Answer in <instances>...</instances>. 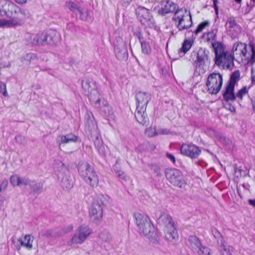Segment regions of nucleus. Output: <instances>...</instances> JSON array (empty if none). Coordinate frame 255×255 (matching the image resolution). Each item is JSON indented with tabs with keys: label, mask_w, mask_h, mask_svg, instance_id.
Returning <instances> with one entry per match:
<instances>
[{
	"label": "nucleus",
	"mask_w": 255,
	"mask_h": 255,
	"mask_svg": "<svg viewBox=\"0 0 255 255\" xmlns=\"http://www.w3.org/2000/svg\"><path fill=\"white\" fill-rule=\"evenodd\" d=\"M85 124L86 128L91 133V137L94 142L95 147L99 153L102 156H105L106 151L103 142L101 140L98 126L93 114L90 112H87L85 116Z\"/></svg>",
	"instance_id": "f257e3e1"
},
{
	"label": "nucleus",
	"mask_w": 255,
	"mask_h": 255,
	"mask_svg": "<svg viewBox=\"0 0 255 255\" xmlns=\"http://www.w3.org/2000/svg\"><path fill=\"white\" fill-rule=\"evenodd\" d=\"M59 37L56 30L49 29L37 34H30L27 39L32 45L45 46L56 45L59 41Z\"/></svg>",
	"instance_id": "f03ea898"
},
{
	"label": "nucleus",
	"mask_w": 255,
	"mask_h": 255,
	"mask_svg": "<svg viewBox=\"0 0 255 255\" xmlns=\"http://www.w3.org/2000/svg\"><path fill=\"white\" fill-rule=\"evenodd\" d=\"M135 97L137 103L135 118L139 124L147 126L148 124V119L145 111L146 106L150 100V95L148 93L139 91L136 93Z\"/></svg>",
	"instance_id": "7ed1b4c3"
},
{
	"label": "nucleus",
	"mask_w": 255,
	"mask_h": 255,
	"mask_svg": "<svg viewBox=\"0 0 255 255\" xmlns=\"http://www.w3.org/2000/svg\"><path fill=\"white\" fill-rule=\"evenodd\" d=\"M172 19L179 31L188 29L193 25L190 12L186 9H178Z\"/></svg>",
	"instance_id": "20e7f679"
},
{
	"label": "nucleus",
	"mask_w": 255,
	"mask_h": 255,
	"mask_svg": "<svg viewBox=\"0 0 255 255\" xmlns=\"http://www.w3.org/2000/svg\"><path fill=\"white\" fill-rule=\"evenodd\" d=\"M78 172L84 180L91 186H96L99 179L94 168L87 162H81L78 165Z\"/></svg>",
	"instance_id": "39448f33"
},
{
	"label": "nucleus",
	"mask_w": 255,
	"mask_h": 255,
	"mask_svg": "<svg viewBox=\"0 0 255 255\" xmlns=\"http://www.w3.org/2000/svg\"><path fill=\"white\" fill-rule=\"evenodd\" d=\"M105 201V197L103 195L98 196L90 210L91 219L96 224L98 223L102 218L103 209Z\"/></svg>",
	"instance_id": "423d86ee"
},
{
	"label": "nucleus",
	"mask_w": 255,
	"mask_h": 255,
	"mask_svg": "<svg viewBox=\"0 0 255 255\" xmlns=\"http://www.w3.org/2000/svg\"><path fill=\"white\" fill-rule=\"evenodd\" d=\"M165 175L168 181L173 185L179 188L184 187L186 182L182 173L176 168H167Z\"/></svg>",
	"instance_id": "0eeeda50"
},
{
	"label": "nucleus",
	"mask_w": 255,
	"mask_h": 255,
	"mask_svg": "<svg viewBox=\"0 0 255 255\" xmlns=\"http://www.w3.org/2000/svg\"><path fill=\"white\" fill-rule=\"evenodd\" d=\"M223 84V78L219 73H213L207 78L206 86L209 94L216 95L220 91Z\"/></svg>",
	"instance_id": "6e6552de"
},
{
	"label": "nucleus",
	"mask_w": 255,
	"mask_h": 255,
	"mask_svg": "<svg viewBox=\"0 0 255 255\" xmlns=\"http://www.w3.org/2000/svg\"><path fill=\"white\" fill-rule=\"evenodd\" d=\"M135 14L142 24L150 28L155 26V21L150 9L138 6L135 9Z\"/></svg>",
	"instance_id": "1a4fd4ad"
},
{
	"label": "nucleus",
	"mask_w": 255,
	"mask_h": 255,
	"mask_svg": "<svg viewBox=\"0 0 255 255\" xmlns=\"http://www.w3.org/2000/svg\"><path fill=\"white\" fill-rule=\"evenodd\" d=\"M82 86L84 94L88 96L89 100L93 102L100 97L96 82L92 78L85 77L82 81Z\"/></svg>",
	"instance_id": "9d476101"
},
{
	"label": "nucleus",
	"mask_w": 255,
	"mask_h": 255,
	"mask_svg": "<svg viewBox=\"0 0 255 255\" xmlns=\"http://www.w3.org/2000/svg\"><path fill=\"white\" fill-rule=\"evenodd\" d=\"M191 54L192 56L197 57V59L194 63L196 68H202L204 65H208L210 64V52L208 50L201 47L197 52L193 51Z\"/></svg>",
	"instance_id": "9b49d317"
},
{
	"label": "nucleus",
	"mask_w": 255,
	"mask_h": 255,
	"mask_svg": "<svg viewBox=\"0 0 255 255\" xmlns=\"http://www.w3.org/2000/svg\"><path fill=\"white\" fill-rule=\"evenodd\" d=\"M18 7L13 2L0 0V15L13 19L15 16Z\"/></svg>",
	"instance_id": "f8f14e48"
},
{
	"label": "nucleus",
	"mask_w": 255,
	"mask_h": 255,
	"mask_svg": "<svg viewBox=\"0 0 255 255\" xmlns=\"http://www.w3.org/2000/svg\"><path fill=\"white\" fill-rule=\"evenodd\" d=\"M90 234L91 231L89 228L87 226L82 225L67 244L69 246H72L74 244H82Z\"/></svg>",
	"instance_id": "ddd939ff"
},
{
	"label": "nucleus",
	"mask_w": 255,
	"mask_h": 255,
	"mask_svg": "<svg viewBox=\"0 0 255 255\" xmlns=\"http://www.w3.org/2000/svg\"><path fill=\"white\" fill-rule=\"evenodd\" d=\"M180 152L185 156L195 159L199 157L201 153V150L198 146L195 144L183 143L181 146Z\"/></svg>",
	"instance_id": "4468645a"
},
{
	"label": "nucleus",
	"mask_w": 255,
	"mask_h": 255,
	"mask_svg": "<svg viewBox=\"0 0 255 255\" xmlns=\"http://www.w3.org/2000/svg\"><path fill=\"white\" fill-rule=\"evenodd\" d=\"M114 51L118 59L125 61L128 58V51L126 42L121 38L115 44Z\"/></svg>",
	"instance_id": "2eb2a0df"
},
{
	"label": "nucleus",
	"mask_w": 255,
	"mask_h": 255,
	"mask_svg": "<svg viewBox=\"0 0 255 255\" xmlns=\"http://www.w3.org/2000/svg\"><path fill=\"white\" fill-rule=\"evenodd\" d=\"M92 102L95 103V108L99 110L100 114L103 116L109 117L113 116V112L107 101L104 100L102 101L99 97Z\"/></svg>",
	"instance_id": "dca6fc26"
},
{
	"label": "nucleus",
	"mask_w": 255,
	"mask_h": 255,
	"mask_svg": "<svg viewBox=\"0 0 255 255\" xmlns=\"http://www.w3.org/2000/svg\"><path fill=\"white\" fill-rule=\"evenodd\" d=\"M160 5L161 7L158 10V13L162 16L169 13H175L178 9L177 4L170 0H163L161 1Z\"/></svg>",
	"instance_id": "f3484780"
},
{
	"label": "nucleus",
	"mask_w": 255,
	"mask_h": 255,
	"mask_svg": "<svg viewBox=\"0 0 255 255\" xmlns=\"http://www.w3.org/2000/svg\"><path fill=\"white\" fill-rule=\"evenodd\" d=\"M225 27L227 30L234 34L235 36L240 34L242 31L241 27L237 23L235 17L233 16L228 18Z\"/></svg>",
	"instance_id": "a211bd4d"
},
{
	"label": "nucleus",
	"mask_w": 255,
	"mask_h": 255,
	"mask_svg": "<svg viewBox=\"0 0 255 255\" xmlns=\"http://www.w3.org/2000/svg\"><path fill=\"white\" fill-rule=\"evenodd\" d=\"M30 16L31 14L28 10L18 7V10H16L15 16L13 19L16 26L21 25L24 23L25 20Z\"/></svg>",
	"instance_id": "6ab92c4d"
},
{
	"label": "nucleus",
	"mask_w": 255,
	"mask_h": 255,
	"mask_svg": "<svg viewBox=\"0 0 255 255\" xmlns=\"http://www.w3.org/2000/svg\"><path fill=\"white\" fill-rule=\"evenodd\" d=\"M234 57L229 51H226V53L221 56V61L219 60L218 62V60H217L215 61V64L218 66L223 64L227 69H230L234 65Z\"/></svg>",
	"instance_id": "aec40b11"
},
{
	"label": "nucleus",
	"mask_w": 255,
	"mask_h": 255,
	"mask_svg": "<svg viewBox=\"0 0 255 255\" xmlns=\"http://www.w3.org/2000/svg\"><path fill=\"white\" fill-rule=\"evenodd\" d=\"M58 178L61 181V186L64 189L69 190L73 187L74 185L73 178L70 174L69 172L64 175L60 173Z\"/></svg>",
	"instance_id": "412c9836"
},
{
	"label": "nucleus",
	"mask_w": 255,
	"mask_h": 255,
	"mask_svg": "<svg viewBox=\"0 0 255 255\" xmlns=\"http://www.w3.org/2000/svg\"><path fill=\"white\" fill-rule=\"evenodd\" d=\"M233 52L234 55H243L245 59H246L249 54L248 45L242 42H237L234 45Z\"/></svg>",
	"instance_id": "4be33fe9"
},
{
	"label": "nucleus",
	"mask_w": 255,
	"mask_h": 255,
	"mask_svg": "<svg viewBox=\"0 0 255 255\" xmlns=\"http://www.w3.org/2000/svg\"><path fill=\"white\" fill-rule=\"evenodd\" d=\"M25 185H28L30 188L31 191L36 194H40L43 191V182H37L35 180H32L27 178L25 181Z\"/></svg>",
	"instance_id": "5701e85b"
},
{
	"label": "nucleus",
	"mask_w": 255,
	"mask_h": 255,
	"mask_svg": "<svg viewBox=\"0 0 255 255\" xmlns=\"http://www.w3.org/2000/svg\"><path fill=\"white\" fill-rule=\"evenodd\" d=\"M164 233L165 239L169 242L174 243L178 239V234L175 225L169 227L164 228Z\"/></svg>",
	"instance_id": "b1692460"
},
{
	"label": "nucleus",
	"mask_w": 255,
	"mask_h": 255,
	"mask_svg": "<svg viewBox=\"0 0 255 255\" xmlns=\"http://www.w3.org/2000/svg\"><path fill=\"white\" fill-rule=\"evenodd\" d=\"M235 87L227 85L222 95L225 102H233L236 101V96L234 93Z\"/></svg>",
	"instance_id": "393cba45"
},
{
	"label": "nucleus",
	"mask_w": 255,
	"mask_h": 255,
	"mask_svg": "<svg viewBox=\"0 0 255 255\" xmlns=\"http://www.w3.org/2000/svg\"><path fill=\"white\" fill-rule=\"evenodd\" d=\"M157 220L158 224L164 227V228H169L170 225L171 226L174 225L171 216L162 211L160 212V215Z\"/></svg>",
	"instance_id": "a878e982"
},
{
	"label": "nucleus",
	"mask_w": 255,
	"mask_h": 255,
	"mask_svg": "<svg viewBox=\"0 0 255 255\" xmlns=\"http://www.w3.org/2000/svg\"><path fill=\"white\" fill-rule=\"evenodd\" d=\"M212 47L214 49L215 54V60H218V62L220 60L221 61V56L226 53L223 44L220 41H214L212 43Z\"/></svg>",
	"instance_id": "bb28decb"
},
{
	"label": "nucleus",
	"mask_w": 255,
	"mask_h": 255,
	"mask_svg": "<svg viewBox=\"0 0 255 255\" xmlns=\"http://www.w3.org/2000/svg\"><path fill=\"white\" fill-rule=\"evenodd\" d=\"M188 242L190 249L195 253L203 246L200 240L196 236H190L188 239Z\"/></svg>",
	"instance_id": "cd10ccee"
},
{
	"label": "nucleus",
	"mask_w": 255,
	"mask_h": 255,
	"mask_svg": "<svg viewBox=\"0 0 255 255\" xmlns=\"http://www.w3.org/2000/svg\"><path fill=\"white\" fill-rule=\"evenodd\" d=\"M24 240L25 242H24L21 238H19L17 240V242L19 243V244L15 245L17 250H20L21 246H23L28 250H31L32 249L33 240L31 239L30 235H26L24 236Z\"/></svg>",
	"instance_id": "c85d7f7f"
},
{
	"label": "nucleus",
	"mask_w": 255,
	"mask_h": 255,
	"mask_svg": "<svg viewBox=\"0 0 255 255\" xmlns=\"http://www.w3.org/2000/svg\"><path fill=\"white\" fill-rule=\"evenodd\" d=\"M54 169L58 177H59V175L60 173L64 175L65 173H68V172H69L66 166L59 160H55Z\"/></svg>",
	"instance_id": "c756f323"
},
{
	"label": "nucleus",
	"mask_w": 255,
	"mask_h": 255,
	"mask_svg": "<svg viewBox=\"0 0 255 255\" xmlns=\"http://www.w3.org/2000/svg\"><path fill=\"white\" fill-rule=\"evenodd\" d=\"M218 249L221 255H232L233 248L228 246L225 241L218 244Z\"/></svg>",
	"instance_id": "7c9ffc66"
},
{
	"label": "nucleus",
	"mask_w": 255,
	"mask_h": 255,
	"mask_svg": "<svg viewBox=\"0 0 255 255\" xmlns=\"http://www.w3.org/2000/svg\"><path fill=\"white\" fill-rule=\"evenodd\" d=\"M248 49L251 51V54L250 52L248 55L245 59L248 60V63H251L253 65L252 67H255V44L250 41L249 43Z\"/></svg>",
	"instance_id": "2f4dec72"
},
{
	"label": "nucleus",
	"mask_w": 255,
	"mask_h": 255,
	"mask_svg": "<svg viewBox=\"0 0 255 255\" xmlns=\"http://www.w3.org/2000/svg\"><path fill=\"white\" fill-rule=\"evenodd\" d=\"M218 30L217 29H214L207 33H204L202 37L203 39L205 40L206 41L211 42L218 41L217 39V33Z\"/></svg>",
	"instance_id": "473e14b6"
},
{
	"label": "nucleus",
	"mask_w": 255,
	"mask_h": 255,
	"mask_svg": "<svg viewBox=\"0 0 255 255\" xmlns=\"http://www.w3.org/2000/svg\"><path fill=\"white\" fill-rule=\"evenodd\" d=\"M144 236H146L149 240L153 244H157L159 242L160 233L154 228L153 230H150V232L148 235Z\"/></svg>",
	"instance_id": "72a5a7b5"
},
{
	"label": "nucleus",
	"mask_w": 255,
	"mask_h": 255,
	"mask_svg": "<svg viewBox=\"0 0 255 255\" xmlns=\"http://www.w3.org/2000/svg\"><path fill=\"white\" fill-rule=\"evenodd\" d=\"M60 140L59 142V145L62 143H68L71 142L78 141L79 137L72 133L67 134L65 135H61L59 136Z\"/></svg>",
	"instance_id": "f704fd0d"
},
{
	"label": "nucleus",
	"mask_w": 255,
	"mask_h": 255,
	"mask_svg": "<svg viewBox=\"0 0 255 255\" xmlns=\"http://www.w3.org/2000/svg\"><path fill=\"white\" fill-rule=\"evenodd\" d=\"M142 221L143 222H145V223L143 225V230H141L140 234H143V235H147L150 233V230L154 229V226L148 216L147 219H143Z\"/></svg>",
	"instance_id": "c9c22d12"
},
{
	"label": "nucleus",
	"mask_w": 255,
	"mask_h": 255,
	"mask_svg": "<svg viewBox=\"0 0 255 255\" xmlns=\"http://www.w3.org/2000/svg\"><path fill=\"white\" fill-rule=\"evenodd\" d=\"M142 221L143 222H145V223L143 225V230H141L140 234H143V235H147L150 233V230L154 229V226L148 216L147 219H143Z\"/></svg>",
	"instance_id": "e433bc0d"
},
{
	"label": "nucleus",
	"mask_w": 255,
	"mask_h": 255,
	"mask_svg": "<svg viewBox=\"0 0 255 255\" xmlns=\"http://www.w3.org/2000/svg\"><path fill=\"white\" fill-rule=\"evenodd\" d=\"M134 217L136 225L138 227L139 233H140L141 230H143V225L145 223V222H143L142 221L143 219H147V216L139 213H136L134 214Z\"/></svg>",
	"instance_id": "4c0bfd02"
},
{
	"label": "nucleus",
	"mask_w": 255,
	"mask_h": 255,
	"mask_svg": "<svg viewBox=\"0 0 255 255\" xmlns=\"http://www.w3.org/2000/svg\"><path fill=\"white\" fill-rule=\"evenodd\" d=\"M193 42L188 39H186L182 43L181 47L179 49V54L183 53L185 54L187 53L191 48Z\"/></svg>",
	"instance_id": "58836bf2"
},
{
	"label": "nucleus",
	"mask_w": 255,
	"mask_h": 255,
	"mask_svg": "<svg viewBox=\"0 0 255 255\" xmlns=\"http://www.w3.org/2000/svg\"><path fill=\"white\" fill-rule=\"evenodd\" d=\"M239 70L235 71L230 76V80L227 85L235 87L236 83L240 80Z\"/></svg>",
	"instance_id": "ea45409f"
},
{
	"label": "nucleus",
	"mask_w": 255,
	"mask_h": 255,
	"mask_svg": "<svg viewBox=\"0 0 255 255\" xmlns=\"http://www.w3.org/2000/svg\"><path fill=\"white\" fill-rule=\"evenodd\" d=\"M26 179V178H20L17 175H14L10 177V182L13 186L25 185L24 182Z\"/></svg>",
	"instance_id": "a19ab883"
},
{
	"label": "nucleus",
	"mask_w": 255,
	"mask_h": 255,
	"mask_svg": "<svg viewBox=\"0 0 255 255\" xmlns=\"http://www.w3.org/2000/svg\"><path fill=\"white\" fill-rule=\"evenodd\" d=\"M65 5L70 11L75 13L76 14H78V11L80 10L81 7L79 5L72 1L66 2Z\"/></svg>",
	"instance_id": "79ce46f5"
},
{
	"label": "nucleus",
	"mask_w": 255,
	"mask_h": 255,
	"mask_svg": "<svg viewBox=\"0 0 255 255\" xmlns=\"http://www.w3.org/2000/svg\"><path fill=\"white\" fill-rule=\"evenodd\" d=\"M78 14H79L80 19L82 20L88 21L91 19L89 11L82 7H81L80 10L78 11Z\"/></svg>",
	"instance_id": "37998d69"
},
{
	"label": "nucleus",
	"mask_w": 255,
	"mask_h": 255,
	"mask_svg": "<svg viewBox=\"0 0 255 255\" xmlns=\"http://www.w3.org/2000/svg\"><path fill=\"white\" fill-rule=\"evenodd\" d=\"M16 26L14 19H0V27H11Z\"/></svg>",
	"instance_id": "c03bdc74"
},
{
	"label": "nucleus",
	"mask_w": 255,
	"mask_h": 255,
	"mask_svg": "<svg viewBox=\"0 0 255 255\" xmlns=\"http://www.w3.org/2000/svg\"><path fill=\"white\" fill-rule=\"evenodd\" d=\"M150 169L157 176H161L162 175L161 168L159 165L155 163H149L148 164Z\"/></svg>",
	"instance_id": "a18cd8bd"
},
{
	"label": "nucleus",
	"mask_w": 255,
	"mask_h": 255,
	"mask_svg": "<svg viewBox=\"0 0 255 255\" xmlns=\"http://www.w3.org/2000/svg\"><path fill=\"white\" fill-rule=\"evenodd\" d=\"M142 53L144 54L149 55L151 52V48L149 43L145 40L140 43Z\"/></svg>",
	"instance_id": "49530a36"
},
{
	"label": "nucleus",
	"mask_w": 255,
	"mask_h": 255,
	"mask_svg": "<svg viewBox=\"0 0 255 255\" xmlns=\"http://www.w3.org/2000/svg\"><path fill=\"white\" fill-rule=\"evenodd\" d=\"M211 231L212 235L217 240V244H220L221 241L222 242L225 241L222 235L217 229L213 228Z\"/></svg>",
	"instance_id": "de8ad7c7"
},
{
	"label": "nucleus",
	"mask_w": 255,
	"mask_h": 255,
	"mask_svg": "<svg viewBox=\"0 0 255 255\" xmlns=\"http://www.w3.org/2000/svg\"><path fill=\"white\" fill-rule=\"evenodd\" d=\"M100 238L105 242L109 243L112 240L111 234L107 231H104L99 235Z\"/></svg>",
	"instance_id": "09e8293b"
},
{
	"label": "nucleus",
	"mask_w": 255,
	"mask_h": 255,
	"mask_svg": "<svg viewBox=\"0 0 255 255\" xmlns=\"http://www.w3.org/2000/svg\"><path fill=\"white\" fill-rule=\"evenodd\" d=\"M196 253L198 255H212L211 250L205 246H202Z\"/></svg>",
	"instance_id": "8fccbe9b"
},
{
	"label": "nucleus",
	"mask_w": 255,
	"mask_h": 255,
	"mask_svg": "<svg viewBox=\"0 0 255 255\" xmlns=\"http://www.w3.org/2000/svg\"><path fill=\"white\" fill-rule=\"evenodd\" d=\"M209 24V22L207 20L200 23L194 31V33L196 35H197L199 33L201 32L206 26H208Z\"/></svg>",
	"instance_id": "3c124183"
},
{
	"label": "nucleus",
	"mask_w": 255,
	"mask_h": 255,
	"mask_svg": "<svg viewBox=\"0 0 255 255\" xmlns=\"http://www.w3.org/2000/svg\"><path fill=\"white\" fill-rule=\"evenodd\" d=\"M133 34L138 39L140 43H142L143 41H145L144 37L140 29H135L133 32Z\"/></svg>",
	"instance_id": "603ef678"
},
{
	"label": "nucleus",
	"mask_w": 255,
	"mask_h": 255,
	"mask_svg": "<svg viewBox=\"0 0 255 255\" xmlns=\"http://www.w3.org/2000/svg\"><path fill=\"white\" fill-rule=\"evenodd\" d=\"M248 93V90L246 87H244L240 90L237 93L236 98H238L241 100L243 99V96Z\"/></svg>",
	"instance_id": "864d4df0"
},
{
	"label": "nucleus",
	"mask_w": 255,
	"mask_h": 255,
	"mask_svg": "<svg viewBox=\"0 0 255 255\" xmlns=\"http://www.w3.org/2000/svg\"><path fill=\"white\" fill-rule=\"evenodd\" d=\"M41 234L42 236L45 237L46 238H50L54 236V232L51 230L42 231L41 232Z\"/></svg>",
	"instance_id": "5fc2aeb1"
},
{
	"label": "nucleus",
	"mask_w": 255,
	"mask_h": 255,
	"mask_svg": "<svg viewBox=\"0 0 255 255\" xmlns=\"http://www.w3.org/2000/svg\"><path fill=\"white\" fill-rule=\"evenodd\" d=\"M0 93L4 96H7L8 95L6 91V85L2 82H0Z\"/></svg>",
	"instance_id": "6e6d98bb"
},
{
	"label": "nucleus",
	"mask_w": 255,
	"mask_h": 255,
	"mask_svg": "<svg viewBox=\"0 0 255 255\" xmlns=\"http://www.w3.org/2000/svg\"><path fill=\"white\" fill-rule=\"evenodd\" d=\"M223 104L224 105V107L231 112H235L236 111L235 107L231 104V102L226 103L224 101Z\"/></svg>",
	"instance_id": "4d7b16f0"
},
{
	"label": "nucleus",
	"mask_w": 255,
	"mask_h": 255,
	"mask_svg": "<svg viewBox=\"0 0 255 255\" xmlns=\"http://www.w3.org/2000/svg\"><path fill=\"white\" fill-rule=\"evenodd\" d=\"M15 140L16 142L19 144H24L25 142V137L21 135H16L15 137Z\"/></svg>",
	"instance_id": "13d9d810"
},
{
	"label": "nucleus",
	"mask_w": 255,
	"mask_h": 255,
	"mask_svg": "<svg viewBox=\"0 0 255 255\" xmlns=\"http://www.w3.org/2000/svg\"><path fill=\"white\" fill-rule=\"evenodd\" d=\"M252 82L255 83V67H252L251 69Z\"/></svg>",
	"instance_id": "bf43d9fd"
},
{
	"label": "nucleus",
	"mask_w": 255,
	"mask_h": 255,
	"mask_svg": "<svg viewBox=\"0 0 255 255\" xmlns=\"http://www.w3.org/2000/svg\"><path fill=\"white\" fill-rule=\"evenodd\" d=\"M117 173L118 174V176L119 178L123 179H126V175H125V173L122 171H117Z\"/></svg>",
	"instance_id": "052dcab7"
},
{
	"label": "nucleus",
	"mask_w": 255,
	"mask_h": 255,
	"mask_svg": "<svg viewBox=\"0 0 255 255\" xmlns=\"http://www.w3.org/2000/svg\"><path fill=\"white\" fill-rule=\"evenodd\" d=\"M213 5H214V7L215 9L216 14L217 15H218V7L217 6V3L218 2V0H213Z\"/></svg>",
	"instance_id": "680f3d73"
},
{
	"label": "nucleus",
	"mask_w": 255,
	"mask_h": 255,
	"mask_svg": "<svg viewBox=\"0 0 255 255\" xmlns=\"http://www.w3.org/2000/svg\"><path fill=\"white\" fill-rule=\"evenodd\" d=\"M166 157L169 159L171 161H172L173 163L175 162V158L173 155L172 154L167 153L166 154Z\"/></svg>",
	"instance_id": "e2e57ef3"
},
{
	"label": "nucleus",
	"mask_w": 255,
	"mask_h": 255,
	"mask_svg": "<svg viewBox=\"0 0 255 255\" xmlns=\"http://www.w3.org/2000/svg\"><path fill=\"white\" fill-rule=\"evenodd\" d=\"M132 0H121L122 5L124 7H127L129 5Z\"/></svg>",
	"instance_id": "0e129e2a"
},
{
	"label": "nucleus",
	"mask_w": 255,
	"mask_h": 255,
	"mask_svg": "<svg viewBox=\"0 0 255 255\" xmlns=\"http://www.w3.org/2000/svg\"><path fill=\"white\" fill-rule=\"evenodd\" d=\"M253 110L255 112V96L251 99Z\"/></svg>",
	"instance_id": "69168bd1"
},
{
	"label": "nucleus",
	"mask_w": 255,
	"mask_h": 255,
	"mask_svg": "<svg viewBox=\"0 0 255 255\" xmlns=\"http://www.w3.org/2000/svg\"><path fill=\"white\" fill-rule=\"evenodd\" d=\"M33 56H34V55L32 53H28L25 56V59L29 60V61L32 58Z\"/></svg>",
	"instance_id": "338daca9"
},
{
	"label": "nucleus",
	"mask_w": 255,
	"mask_h": 255,
	"mask_svg": "<svg viewBox=\"0 0 255 255\" xmlns=\"http://www.w3.org/2000/svg\"><path fill=\"white\" fill-rule=\"evenodd\" d=\"M249 203L250 204V205H252V206L255 208V199L254 200L250 199L249 200Z\"/></svg>",
	"instance_id": "774afa93"
}]
</instances>
